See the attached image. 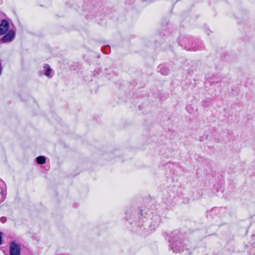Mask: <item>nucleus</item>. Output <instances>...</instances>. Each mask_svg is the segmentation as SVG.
Segmentation results:
<instances>
[{"label": "nucleus", "mask_w": 255, "mask_h": 255, "mask_svg": "<svg viewBox=\"0 0 255 255\" xmlns=\"http://www.w3.org/2000/svg\"><path fill=\"white\" fill-rule=\"evenodd\" d=\"M135 224L141 228L148 226L149 230L152 231L157 227L160 222V217L157 214L154 215L147 208L138 209L134 213Z\"/></svg>", "instance_id": "1"}, {"label": "nucleus", "mask_w": 255, "mask_h": 255, "mask_svg": "<svg viewBox=\"0 0 255 255\" xmlns=\"http://www.w3.org/2000/svg\"><path fill=\"white\" fill-rule=\"evenodd\" d=\"M179 42L186 50L196 51L202 49L204 47L202 42L198 39H189L185 37Z\"/></svg>", "instance_id": "2"}, {"label": "nucleus", "mask_w": 255, "mask_h": 255, "mask_svg": "<svg viewBox=\"0 0 255 255\" xmlns=\"http://www.w3.org/2000/svg\"><path fill=\"white\" fill-rule=\"evenodd\" d=\"M178 237H175L174 236L168 239V241L170 244V249L174 253H180V252L183 251L182 243L178 240Z\"/></svg>", "instance_id": "3"}, {"label": "nucleus", "mask_w": 255, "mask_h": 255, "mask_svg": "<svg viewBox=\"0 0 255 255\" xmlns=\"http://www.w3.org/2000/svg\"><path fill=\"white\" fill-rule=\"evenodd\" d=\"M21 248L19 245L14 241L9 244V255H20Z\"/></svg>", "instance_id": "4"}, {"label": "nucleus", "mask_w": 255, "mask_h": 255, "mask_svg": "<svg viewBox=\"0 0 255 255\" xmlns=\"http://www.w3.org/2000/svg\"><path fill=\"white\" fill-rule=\"evenodd\" d=\"M15 36V32L13 30H10L7 33L0 38V41L3 43H9L14 39Z\"/></svg>", "instance_id": "5"}, {"label": "nucleus", "mask_w": 255, "mask_h": 255, "mask_svg": "<svg viewBox=\"0 0 255 255\" xmlns=\"http://www.w3.org/2000/svg\"><path fill=\"white\" fill-rule=\"evenodd\" d=\"M9 23L7 20L2 19L0 23V35L4 34L8 30Z\"/></svg>", "instance_id": "6"}, {"label": "nucleus", "mask_w": 255, "mask_h": 255, "mask_svg": "<svg viewBox=\"0 0 255 255\" xmlns=\"http://www.w3.org/2000/svg\"><path fill=\"white\" fill-rule=\"evenodd\" d=\"M43 70L41 72L44 75L49 78L52 77V76H53V74H52L53 70L49 65L47 64H44L43 66Z\"/></svg>", "instance_id": "7"}, {"label": "nucleus", "mask_w": 255, "mask_h": 255, "mask_svg": "<svg viewBox=\"0 0 255 255\" xmlns=\"http://www.w3.org/2000/svg\"><path fill=\"white\" fill-rule=\"evenodd\" d=\"M158 72L162 75H166L169 73V69L163 65H160L158 67Z\"/></svg>", "instance_id": "8"}, {"label": "nucleus", "mask_w": 255, "mask_h": 255, "mask_svg": "<svg viewBox=\"0 0 255 255\" xmlns=\"http://www.w3.org/2000/svg\"><path fill=\"white\" fill-rule=\"evenodd\" d=\"M6 195V191L0 188V203L2 202L5 199Z\"/></svg>", "instance_id": "9"}, {"label": "nucleus", "mask_w": 255, "mask_h": 255, "mask_svg": "<svg viewBox=\"0 0 255 255\" xmlns=\"http://www.w3.org/2000/svg\"><path fill=\"white\" fill-rule=\"evenodd\" d=\"M36 161L39 164H43L46 162V158L44 156H39L36 157Z\"/></svg>", "instance_id": "10"}, {"label": "nucleus", "mask_w": 255, "mask_h": 255, "mask_svg": "<svg viewBox=\"0 0 255 255\" xmlns=\"http://www.w3.org/2000/svg\"><path fill=\"white\" fill-rule=\"evenodd\" d=\"M132 211L131 210H129L127 211L126 213V218L127 220H129L131 219V215L132 214Z\"/></svg>", "instance_id": "11"}, {"label": "nucleus", "mask_w": 255, "mask_h": 255, "mask_svg": "<svg viewBox=\"0 0 255 255\" xmlns=\"http://www.w3.org/2000/svg\"><path fill=\"white\" fill-rule=\"evenodd\" d=\"M0 221L1 223H4L7 221V218L5 217H2L0 218Z\"/></svg>", "instance_id": "12"}, {"label": "nucleus", "mask_w": 255, "mask_h": 255, "mask_svg": "<svg viewBox=\"0 0 255 255\" xmlns=\"http://www.w3.org/2000/svg\"><path fill=\"white\" fill-rule=\"evenodd\" d=\"M187 110L189 112L191 113L192 111V108L190 106L187 107Z\"/></svg>", "instance_id": "13"}, {"label": "nucleus", "mask_w": 255, "mask_h": 255, "mask_svg": "<svg viewBox=\"0 0 255 255\" xmlns=\"http://www.w3.org/2000/svg\"><path fill=\"white\" fill-rule=\"evenodd\" d=\"M2 233L0 232V245L2 244Z\"/></svg>", "instance_id": "14"}]
</instances>
